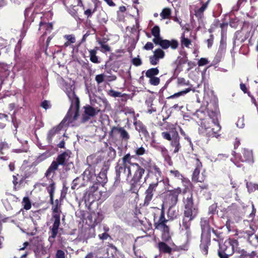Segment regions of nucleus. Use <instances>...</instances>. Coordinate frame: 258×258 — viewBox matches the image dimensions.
<instances>
[{"label": "nucleus", "instance_id": "8fccbe9b", "mask_svg": "<svg viewBox=\"0 0 258 258\" xmlns=\"http://www.w3.org/2000/svg\"><path fill=\"white\" fill-rule=\"evenodd\" d=\"M55 258H65L64 252L61 250H57L55 254Z\"/></svg>", "mask_w": 258, "mask_h": 258}, {"label": "nucleus", "instance_id": "72a5a7b5", "mask_svg": "<svg viewBox=\"0 0 258 258\" xmlns=\"http://www.w3.org/2000/svg\"><path fill=\"white\" fill-rule=\"evenodd\" d=\"M159 74V70L157 68H152L148 70L146 73V76L148 78L155 77Z\"/></svg>", "mask_w": 258, "mask_h": 258}, {"label": "nucleus", "instance_id": "c03bdc74", "mask_svg": "<svg viewBox=\"0 0 258 258\" xmlns=\"http://www.w3.org/2000/svg\"><path fill=\"white\" fill-rule=\"evenodd\" d=\"M150 83L154 86L158 85L160 83V79L158 77H153L150 78Z\"/></svg>", "mask_w": 258, "mask_h": 258}, {"label": "nucleus", "instance_id": "393cba45", "mask_svg": "<svg viewBox=\"0 0 258 258\" xmlns=\"http://www.w3.org/2000/svg\"><path fill=\"white\" fill-rule=\"evenodd\" d=\"M134 125L136 129L139 132L143 134L145 136L148 134L146 127L141 121L138 120L135 121Z\"/></svg>", "mask_w": 258, "mask_h": 258}, {"label": "nucleus", "instance_id": "5fc2aeb1", "mask_svg": "<svg viewBox=\"0 0 258 258\" xmlns=\"http://www.w3.org/2000/svg\"><path fill=\"white\" fill-rule=\"evenodd\" d=\"M109 94L114 97H120L121 93L113 90H110Z\"/></svg>", "mask_w": 258, "mask_h": 258}, {"label": "nucleus", "instance_id": "5701e85b", "mask_svg": "<svg viewBox=\"0 0 258 258\" xmlns=\"http://www.w3.org/2000/svg\"><path fill=\"white\" fill-rule=\"evenodd\" d=\"M209 118H206L208 119L210 122L211 120L212 123H218V116L219 114L218 112L216 111H209L208 112Z\"/></svg>", "mask_w": 258, "mask_h": 258}, {"label": "nucleus", "instance_id": "7c9ffc66", "mask_svg": "<svg viewBox=\"0 0 258 258\" xmlns=\"http://www.w3.org/2000/svg\"><path fill=\"white\" fill-rule=\"evenodd\" d=\"M158 248L161 252L165 253H170L171 249L164 242H159L158 245Z\"/></svg>", "mask_w": 258, "mask_h": 258}, {"label": "nucleus", "instance_id": "79ce46f5", "mask_svg": "<svg viewBox=\"0 0 258 258\" xmlns=\"http://www.w3.org/2000/svg\"><path fill=\"white\" fill-rule=\"evenodd\" d=\"M201 228L203 231H208L209 229L208 223L206 219H202L201 222Z\"/></svg>", "mask_w": 258, "mask_h": 258}, {"label": "nucleus", "instance_id": "49530a36", "mask_svg": "<svg viewBox=\"0 0 258 258\" xmlns=\"http://www.w3.org/2000/svg\"><path fill=\"white\" fill-rule=\"evenodd\" d=\"M240 258H258V255L255 252L252 251L249 254L242 255Z\"/></svg>", "mask_w": 258, "mask_h": 258}, {"label": "nucleus", "instance_id": "4be33fe9", "mask_svg": "<svg viewBox=\"0 0 258 258\" xmlns=\"http://www.w3.org/2000/svg\"><path fill=\"white\" fill-rule=\"evenodd\" d=\"M210 243V239L207 238L202 237L201 244L200 245L201 249L204 254H207L208 251V245Z\"/></svg>", "mask_w": 258, "mask_h": 258}, {"label": "nucleus", "instance_id": "a878e982", "mask_svg": "<svg viewBox=\"0 0 258 258\" xmlns=\"http://www.w3.org/2000/svg\"><path fill=\"white\" fill-rule=\"evenodd\" d=\"M39 30H45V32L43 35H46L48 33H50L52 30L53 25L52 23H46L40 22L39 24Z\"/></svg>", "mask_w": 258, "mask_h": 258}, {"label": "nucleus", "instance_id": "338daca9", "mask_svg": "<svg viewBox=\"0 0 258 258\" xmlns=\"http://www.w3.org/2000/svg\"><path fill=\"white\" fill-rule=\"evenodd\" d=\"M243 123L242 119H239L237 123V125L240 128H242L243 127Z\"/></svg>", "mask_w": 258, "mask_h": 258}, {"label": "nucleus", "instance_id": "3c124183", "mask_svg": "<svg viewBox=\"0 0 258 258\" xmlns=\"http://www.w3.org/2000/svg\"><path fill=\"white\" fill-rule=\"evenodd\" d=\"M162 136L168 141H171L172 139V135L168 132H163L162 133Z\"/></svg>", "mask_w": 258, "mask_h": 258}, {"label": "nucleus", "instance_id": "f03ea898", "mask_svg": "<svg viewBox=\"0 0 258 258\" xmlns=\"http://www.w3.org/2000/svg\"><path fill=\"white\" fill-rule=\"evenodd\" d=\"M62 89L67 93L70 100L71 102L70 108L63 121L68 120V123L72 122L76 120L79 116V99L76 96L74 91V87L73 83L71 82L67 83L62 81Z\"/></svg>", "mask_w": 258, "mask_h": 258}, {"label": "nucleus", "instance_id": "f3484780", "mask_svg": "<svg viewBox=\"0 0 258 258\" xmlns=\"http://www.w3.org/2000/svg\"><path fill=\"white\" fill-rule=\"evenodd\" d=\"M62 127V124L60 123L58 126L53 127L49 131L47 135V140L49 142L51 141L53 137L56 136V137H58L59 136L60 134V132Z\"/></svg>", "mask_w": 258, "mask_h": 258}, {"label": "nucleus", "instance_id": "ea45409f", "mask_svg": "<svg viewBox=\"0 0 258 258\" xmlns=\"http://www.w3.org/2000/svg\"><path fill=\"white\" fill-rule=\"evenodd\" d=\"M98 42L101 47V51L102 52H107L110 50V47L106 44L105 42L101 40H98Z\"/></svg>", "mask_w": 258, "mask_h": 258}, {"label": "nucleus", "instance_id": "37998d69", "mask_svg": "<svg viewBox=\"0 0 258 258\" xmlns=\"http://www.w3.org/2000/svg\"><path fill=\"white\" fill-rule=\"evenodd\" d=\"M105 77L106 76L103 74L97 75L95 77V81L98 84H101L104 81Z\"/></svg>", "mask_w": 258, "mask_h": 258}, {"label": "nucleus", "instance_id": "a18cd8bd", "mask_svg": "<svg viewBox=\"0 0 258 258\" xmlns=\"http://www.w3.org/2000/svg\"><path fill=\"white\" fill-rule=\"evenodd\" d=\"M167 214L168 216L172 219L176 217L175 210L173 209L172 207H169Z\"/></svg>", "mask_w": 258, "mask_h": 258}, {"label": "nucleus", "instance_id": "c9c22d12", "mask_svg": "<svg viewBox=\"0 0 258 258\" xmlns=\"http://www.w3.org/2000/svg\"><path fill=\"white\" fill-rule=\"evenodd\" d=\"M167 221V220H166L164 216V213L163 211H162L158 221L155 224L156 228H157V227L159 225H166L165 223Z\"/></svg>", "mask_w": 258, "mask_h": 258}, {"label": "nucleus", "instance_id": "13d9d810", "mask_svg": "<svg viewBox=\"0 0 258 258\" xmlns=\"http://www.w3.org/2000/svg\"><path fill=\"white\" fill-rule=\"evenodd\" d=\"M9 148V145L5 142H0V150Z\"/></svg>", "mask_w": 258, "mask_h": 258}, {"label": "nucleus", "instance_id": "39448f33", "mask_svg": "<svg viewBox=\"0 0 258 258\" xmlns=\"http://www.w3.org/2000/svg\"><path fill=\"white\" fill-rule=\"evenodd\" d=\"M221 127L219 123H211L207 119H203L199 128V133L207 137H215L218 138L220 135L218 132L220 131Z\"/></svg>", "mask_w": 258, "mask_h": 258}, {"label": "nucleus", "instance_id": "69168bd1", "mask_svg": "<svg viewBox=\"0 0 258 258\" xmlns=\"http://www.w3.org/2000/svg\"><path fill=\"white\" fill-rule=\"evenodd\" d=\"M109 154L114 158L116 155V152L115 150L112 149V148H109Z\"/></svg>", "mask_w": 258, "mask_h": 258}, {"label": "nucleus", "instance_id": "f8f14e48", "mask_svg": "<svg viewBox=\"0 0 258 258\" xmlns=\"http://www.w3.org/2000/svg\"><path fill=\"white\" fill-rule=\"evenodd\" d=\"M165 56V52L161 48L155 49L153 55L149 57L150 62L152 65H156L160 59H163Z\"/></svg>", "mask_w": 258, "mask_h": 258}, {"label": "nucleus", "instance_id": "f704fd0d", "mask_svg": "<svg viewBox=\"0 0 258 258\" xmlns=\"http://www.w3.org/2000/svg\"><path fill=\"white\" fill-rule=\"evenodd\" d=\"M83 176L84 180H89L94 176V173L89 169H87L84 172Z\"/></svg>", "mask_w": 258, "mask_h": 258}, {"label": "nucleus", "instance_id": "20e7f679", "mask_svg": "<svg viewBox=\"0 0 258 258\" xmlns=\"http://www.w3.org/2000/svg\"><path fill=\"white\" fill-rule=\"evenodd\" d=\"M151 33L154 37L153 42L156 45H159L164 49L171 47L173 49H176L178 46V42L177 40L172 39L168 40L163 39L160 36V30L158 26H154L151 30Z\"/></svg>", "mask_w": 258, "mask_h": 258}, {"label": "nucleus", "instance_id": "2eb2a0df", "mask_svg": "<svg viewBox=\"0 0 258 258\" xmlns=\"http://www.w3.org/2000/svg\"><path fill=\"white\" fill-rule=\"evenodd\" d=\"M172 139L170 141L171 145L172 147L174 148L173 152L176 153L179 151L180 148L179 143L180 137L177 132L175 131L172 132Z\"/></svg>", "mask_w": 258, "mask_h": 258}, {"label": "nucleus", "instance_id": "7ed1b4c3", "mask_svg": "<svg viewBox=\"0 0 258 258\" xmlns=\"http://www.w3.org/2000/svg\"><path fill=\"white\" fill-rule=\"evenodd\" d=\"M184 205V218L182 221V226L186 230L187 236H188L190 233L188 229L190 227V222L193 220L198 214V208L194 205L192 195L187 194L183 199Z\"/></svg>", "mask_w": 258, "mask_h": 258}, {"label": "nucleus", "instance_id": "1a4fd4ad", "mask_svg": "<svg viewBox=\"0 0 258 258\" xmlns=\"http://www.w3.org/2000/svg\"><path fill=\"white\" fill-rule=\"evenodd\" d=\"M84 113L82 116V121L86 122L91 117L95 116L99 112V109L98 110L92 105H87L84 107Z\"/></svg>", "mask_w": 258, "mask_h": 258}, {"label": "nucleus", "instance_id": "cd10ccee", "mask_svg": "<svg viewBox=\"0 0 258 258\" xmlns=\"http://www.w3.org/2000/svg\"><path fill=\"white\" fill-rule=\"evenodd\" d=\"M51 204L53 205L52 209L53 215H58L60 216V213L61 212L60 208V203L58 200H56L54 202L53 201H51Z\"/></svg>", "mask_w": 258, "mask_h": 258}, {"label": "nucleus", "instance_id": "0e129e2a", "mask_svg": "<svg viewBox=\"0 0 258 258\" xmlns=\"http://www.w3.org/2000/svg\"><path fill=\"white\" fill-rule=\"evenodd\" d=\"M213 38L212 36H211V38L207 40L208 43V47L209 48L211 47L213 44Z\"/></svg>", "mask_w": 258, "mask_h": 258}, {"label": "nucleus", "instance_id": "c756f323", "mask_svg": "<svg viewBox=\"0 0 258 258\" xmlns=\"http://www.w3.org/2000/svg\"><path fill=\"white\" fill-rule=\"evenodd\" d=\"M58 165L57 160L53 161L45 173L46 176L48 177L51 173L54 172L57 169Z\"/></svg>", "mask_w": 258, "mask_h": 258}, {"label": "nucleus", "instance_id": "a19ab883", "mask_svg": "<svg viewBox=\"0 0 258 258\" xmlns=\"http://www.w3.org/2000/svg\"><path fill=\"white\" fill-rule=\"evenodd\" d=\"M23 204L24 206V208L26 210H29L31 207V204L29 201V199L27 197L24 198L23 200Z\"/></svg>", "mask_w": 258, "mask_h": 258}, {"label": "nucleus", "instance_id": "e433bc0d", "mask_svg": "<svg viewBox=\"0 0 258 258\" xmlns=\"http://www.w3.org/2000/svg\"><path fill=\"white\" fill-rule=\"evenodd\" d=\"M171 15V10L169 8H164L160 13V16L163 19H168Z\"/></svg>", "mask_w": 258, "mask_h": 258}, {"label": "nucleus", "instance_id": "de8ad7c7", "mask_svg": "<svg viewBox=\"0 0 258 258\" xmlns=\"http://www.w3.org/2000/svg\"><path fill=\"white\" fill-rule=\"evenodd\" d=\"M64 37L71 43H74L76 41V39L73 35H66Z\"/></svg>", "mask_w": 258, "mask_h": 258}, {"label": "nucleus", "instance_id": "473e14b6", "mask_svg": "<svg viewBox=\"0 0 258 258\" xmlns=\"http://www.w3.org/2000/svg\"><path fill=\"white\" fill-rule=\"evenodd\" d=\"M190 90H191V89L190 88H187V89H185L184 90L176 93L174 94L173 95L170 96L167 98L168 99H173L175 98L179 97L180 96L184 95L186 94V93H188L190 91Z\"/></svg>", "mask_w": 258, "mask_h": 258}, {"label": "nucleus", "instance_id": "aec40b11", "mask_svg": "<svg viewBox=\"0 0 258 258\" xmlns=\"http://www.w3.org/2000/svg\"><path fill=\"white\" fill-rule=\"evenodd\" d=\"M157 229L162 231V237L163 240H168L170 239L169 229L166 225H159Z\"/></svg>", "mask_w": 258, "mask_h": 258}, {"label": "nucleus", "instance_id": "0eeeda50", "mask_svg": "<svg viewBox=\"0 0 258 258\" xmlns=\"http://www.w3.org/2000/svg\"><path fill=\"white\" fill-rule=\"evenodd\" d=\"M181 192V189L180 187L168 190L165 194L164 205L169 207L174 206L177 202L178 195Z\"/></svg>", "mask_w": 258, "mask_h": 258}, {"label": "nucleus", "instance_id": "ddd939ff", "mask_svg": "<svg viewBox=\"0 0 258 258\" xmlns=\"http://www.w3.org/2000/svg\"><path fill=\"white\" fill-rule=\"evenodd\" d=\"M239 159L242 162H247L249 164L253 163L254 160L252 151L248 149H243L240 155Z\"/></svg>", "mask_w": 258, "mask_h": 258}, {"label": "nucleus", "instance_id": "09e8293b", "mask_svg": "<svg viewBox=\"0 0 258 258\" xmlns=\"http://www.w3.org/2000/svg\"><path fill=\"white\" fill-rule=\"evenodd\" d=\"M240 220V217L239 216L236 217V218L230 217L229 219H228L227 221V224H228V223L230 224L231 223H233L235 222H238Z\"/></svg>", "mask_w": 258, "mask_h": 258}, {"label": "nucleus", "instance_id": "dca6fc26", "mask_svg": "<svg viewBox=\"0 0 258 258\" xmlns=\"http://www.w3.org/2000/svg\"><path fill=\"white\" fill-rule=\"evenodd\" d=\"M112 134H119L120 137L123 141H127L130 139V135L127 132L121 127H113L112 128Z\"/></svg>", "mask_w": 258, "mask_h": 258}, {"label": "nucleus", "instance_id": "b1692460", "mask_svg": "<svg viewBox=\"0 0 258 258\" xmlns=\"http://www.w3.org/2000/svg\"><path fill=\"white\" fill-rule=\"evenodd\" d=\"M188 32V29H186L181 36V44L186 47H188L189 45L191 44V41L187 37H185V33Z\"/></svg>", "mask_w": 258, "mask_h": 258}, {"label": "nucleus", "instance_id": "412c9836", "mask_svg": "<svg viewBox=\"0 0 258 258\" xmlns=\"http://www.w3.org/2000/svg\"><path fill=\"white\" fill-rule=\"evenodd\" d=\"M210 0H207V2L205 3H202V6L200 8H197L195 12V16L201 19L203 16L204 12L206 10V9L207 8L208 5L209 4V3Z\"/></svg>", "mask_w": 258, "mask_h": 258}, {"label": "nucleus", "instance_id": "e2e57ef3", "mask_svg": "<svg viewBox=\"0 0 258 258\" xmlns=\"http://www.w3.org/2000/svg\"><path fill=\"white\" fill-rule=\"evenodd\" d=\"M94 12V11H92L90 9H88L85 11V14L88 17L91 16L92 14Z\"/></svg>", "mask_w": 258, "mask_h": 258}, {"label": "nucleus", "instance_id": "9d476101", "mask_svg": "<svg viewBox=\"0 0 258 258\" xmlns=\"http://www.w3.org/2000/svg\"><path fill=\"white\" fill-rule=\"evenodd\" d=\"M53 217L54 219V221L51 228L50 235L48 238V241L50 243L51 245L53 243L54 238L57 234L58 227L60 225V216L57 214L53 215Z\"/></svg>", "mask_w": 258, "mask_h": 258}, {"label": "nucleus", "instance_id": "4c0bfd02", "mask_svg": "<svg viewBox=\"0 0 258 258\" xmlns=\"http://www.w3.org/2000/svg\"><path fill=\"white\" fill-rule=\"evenodd\" d=\"M55 189V186L54 182H52L49 186L47 187V190L49 194L50 201H52L53 198V193Z\"/></svg>", "mask_w": 258, "mask_h": 258}, {"label": "nucleus", "instance_id": "052dcab7", "mask_svg": "<svg viewBox=\"0 0 258 258\" xmlns=\"http://www.w3.org/2000/svg\"><path fill=\"white\" fill-rule=\"evenodd\" d=\"M98 236L101 240H106L109 237V235L106 233H104L101 234H99Z\"/></svg>", "mask_w": 258, "mask_h": 258}, {"label": "nucleus", "instance_id": "6ab92c4d", "mask_svg": "<svg viewBox=\"0 0 258 258\" xmlns=\"http://www.w3.org/2000/svg\"><path fill=\"white\" fill-rule=\"evenodd\" d=\"M71 152L68 151L59 155L57 158V162L59 165H64L67 164L71 157Z\"/></svg>", "mask_w": 258, "mask_h": 258}, {"label": "nucleus", "instance_id": "a211bd4d", "mask_svg": "<svg viewBox=\"0 0 258 258\" xmlns=\"http://www.w3.org/2000/svg\"><path fill=\"white\" fill-rule=\"evenodd\" d=\"M150 171L151 173L154 174L157 180L156 182H158V185L163 183L161 171L157 166L154 165L151 166Z\"/></svg>", "mask_w": 258, "mask_h": 258}, {"label": "nucleus", "instance_id": "2f4dec72", "mask_svg": "<svg viewBox=\"0 0 258 258\" xmlns=\"http://www.w3.org/2000/svg\"><path fill=\"white\" fill-rule=\"evenodd\" d=\"M136 155L140 156L146 154L148 150L143 146L137 147L134 150Z\"/></svg>", "mask_w": 258, "mask_h": 258}, {"label": "nucleus", "instance_id": "bb28decb", "mask_svg": "<svg viewBox=\"0 0 258 258\" xmlns=\"http://www.w3.org/2000/svg\"><path fill=\"white\" fill-rule=\"evenodd\" d=\"M97 49V47H96L94 49L89 50L90 60L95 63H99L100 62V61L98 60V57L96 55Z\"/></svg>", "mask_w": 258, "mask_h": 258}, {"label": "nucleus", "instance_id": "c85d7f7f", "mask_svg": "<svg viewBox=\"0 0 258 258\" xmlns=\"http://www.w3.org/2000/svg\"><path fill=\"white\" fill-rule=\"evenodd\" d=\"M246 186L249 193L258 191V183H257L252 182H247Z\"/></svg>", "mask_w": 258, "mask_h": 258}, {"label": "nucleus", "instance_id": "774afa93", "mask_svg": "<svg viewBox=\"0 0 258 258\" xmlns=\"http://www.w3.org/2000/svg\"><path fill=\"white\" fill-rule=\"evenodd\" d=\"M85 258H97V256L93 253H89L86 256Z\"/></svg>", "mask_w": 258, "mask_h": 258}, {"label": "nucleus", "instance_id": "4468645a", "mask_svg": "<svg viewBox=\"0 0 258 258\" xmlns=\"http://www.w3.org/2000/svg\"><path fill=\"white\" fill-rule=\"evenodd\" d=\"M196 168H195L192 174V180L196 182H202L204 178L203 177H199L201 169L202 167V163L198 159H196Z\"/></svg>", "mask_w": 258, "mask_h": 258}, {"label": "nucleus", "instance_id": "6e6d98bb", "mask_svg": "<svg viewBox=\"0 0 258 258\" xmlns=\"http://www.w3.org/2000/svg\"><path fill=\"white\" fill-rule=\"evenodd\" d=\"M41 107L45 109H47L50 107V104L49 101L45 100L41 103Z\"/></svg>", "mask_w": 258, "mask_h": 258}, {"label": "nucleus", "instance_id": "58836bf2", "mask_svg": "<svg viewBox=\"0 0 258 258\" xmlns=\"http://www.w3.org/2000/svg\"><path fill=\"white\" fill-rule=\"evenodd\" d=\"M169 175L171 177L176 178L178 179H182L183 176L180 172L176 170H171L169 171Z\"/></svg>", "mask_w": 258, "mask_h": 258}, {"label": "nucleus", "instance_id": "6e6552de", "mask_svg": "<svg viewBox=\"0 0 258 258\" xmlns=\"http://www.w3.org/2000/svg\"><path fill=\"white\" fill-rule=\"evenodd\" d=\"M91 104L94 106L98 110L99 109V112L109 110L110 109V106L107 99L105 98L97 97L94 100L91 101Z\"/></svg>", "mask_w": 258, "mask_h": 258}, {"label": "nucleus", "instance_id": "603ef678", "mask_svg": "<svg viewBox=\"0 0 258 258\" xmlns=\"http://www.w3.org/2000/svg\"><path fill=\"white\" fill-rule=\"evenodd\" d=\"M209 61L206 58H201L198 61V65L199 66H203L208 63Z\"/></svg>", "mask_w": 258, "mask_h": 258}, {"label": "nucleus", "instance_id": "4d7b16f0", "mask_svg": "<svg viewBox=\"0 0 258 258\" xmlns=\"http://www.w3.org/2000/svg\"><path fill=\"white\" fill-rule=\"evenodd\" d=\"M133 63L136 66H139L141 64V60L139 58L135 57L133 59Z\"/></svg>", "mask_w": 258, "mask_h": 258}, {"label": "nucleus", "instance_id": "f257e3e1", "mask_svg": "<svg viewBox=\"0 0 258 258\" xmlns=\"http://www.w3.org/2000/svg\"><path fill=\"white\" fill-rule=\"evenodd\" d=\"M122 164L115 167L116 179L120 180L121 176L130 181L133 184H137L141 180L145 173V169L137 163L131 162L130 154H127L122 158Z\"/></svg>", "mask_w": 258, "mask_h": 258}, {"label": "nucleus", "instance_id": "680f3d73", "mask_svg": "<svg viewBox=\"0 0 258 258\" xmlns=\"http://www.w3.org/2000/svg\"><path fill=\"white\" fill-rule=\"evenodd\" d=\"M105 78H106V80L108 82L115 81L116 79L115 76H106Z\"/></svg>", "mask_w": 258, "mask_h": 258}, {"label": "nucleus", "instance_id": "423d86ee", "mask_svg": "<svg viewBox=\"0 0 258 258\" xmlns=\"http://www.w3.org/2000/svg\"><path fill=\"white\" fill-rule=\"evenodd\" d=\"M237 245L236 240H227L219 244L218 255L220 258H228L234 252V246Z\"/></svg>", "mask_w": 258, "mask_h": 258}, {"label": "nucleus", "instance_id": "9b49d317", "mask_svg": "<svg viewBox=\"0 0 258 258\" xmlns=\"http://www.w3.org/2000/svg\"><path fill=\"white\" fill-rule=\"evenodd\" d=\"M158 185V182H153L151 183L148 189L145 191V198L144 200V205H148L152 200L153 196V192Z\"/></svg>", "mask_w": 258, "mask_h": 258}, {"label": "nucleus", "instance_id": "864d4df0", "mask_svg": "<svg viewBox=\"0 0 258 258\" xmlns=\"http://www.w3.org/2000/svg\"><path fill=\"white\" fill-rule=\"evenodd\" d=\"M154 48V45L152 42H148L144 46V49L145 50H152Z\"/></svg>", "mask_w": 258, "mask_h": 258}, {"label": "nucleus", "instance_id": "bf43d9fd", "mask_svg": "<svg viewBox=\"0 0 258 258\" xmlns=\"http://www.w3.org/2000/svg\"><path fill=\"white\" fill-rule=\"evenodd\" d=\"M79 179V178H76L73 181L71 186L72 189H75L76 188L78 184V181Z\"/></svg>", "mask_w": 258, "mask_h": 258}]
</instances>
